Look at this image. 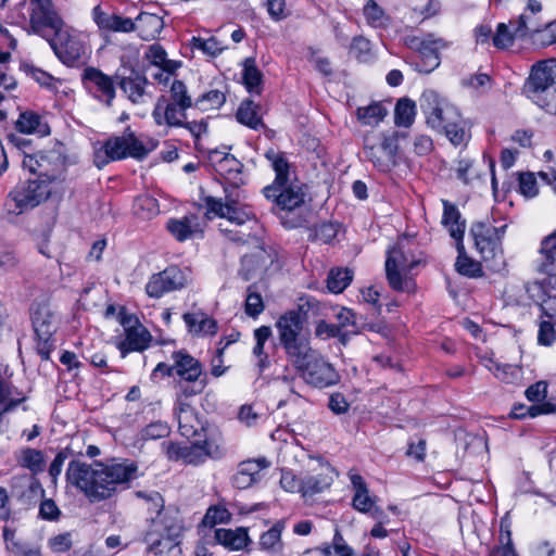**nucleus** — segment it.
<instances>
[{"label": "nucleus", "mask_w": 556, "mask_h": 556, "mask_svg": "<svg viewBox=\"0 0 556 556\" xmlns=\"http://www.w3.org/2000/svg\"><path fill=\"white\" fill-rule=\"evenodd\" d=\"M264 195L273 200L281 210L292 211L304 203L302 186L287 182L283 186L270 185L263 189Z\"/></svg>", "instance_id": "nucleus-19"}, {"label": "nucleus", "mask_w": 556, "mask_h": 556, "mask_svg": "<svg viewBox=\"0 0 556 556\" xmlns=\"http://www.w3.org/2000/svg\"><path fill=\"white\" fill-rule=\"evenodd\" d=\"M186 399H181V401H177L179 404V412H178V424H179V430L182 435L190 437L195 432V428L193 425L194 417L190 409L189 404L185 403Z\"/></svg>", "instance_id": "nucleus-53"}, {"label": "nucleus", "mask_w": 556, "mask_h": 556, "mask_svg": "<svg viewBox=\"0 0 556 556\" xmlns=\"http://www.w3.org/2000/svg\"><path fill=\"white\" fill-rule=\"evenodd\" d=\"M241 164L232 155H224L216 164V170L226 178H232L240 173Z\"/></svg>", "instance_id": "nucleus-58"}, {"label": "nucleus", "mask_w": 556, "mask_h": 556, "mask_svg": "<svg viewBox=\"0 0 556 556\" xmlns=\"http://www.w3.org/2000/svg\"><path fill=\"white\" fill-rule=\"evenodd\" d=\"M118 85L132 103H141L143 101L148 80L142 74L132 71L129 76L122 77L118 80Z\"/></svg>", "instance_id": "nucleus-32"}, {"label": "nucleus", "mask_w": 556, "mask_h": 556, "mask_svg": "<svg viewBox=\"0 0 556 556\" xmlns=\"http://www.w3.org/2000/svg\"><path fill=\"white\" fill-rule=\"evenodd\" d=\"M541 263L539 269L542 273L552 275L556 269V230L542 240Z\"/></svg>", "instance_id": "nucleus-37"}, {"label": "nucleus", "mask_w": 556, "mask_h": 556, "mask_svg": "<svg viewBox=\"0 0 556 556\" xmlns=\"http://www.w3.org/2000/svg\"><path fill=\"white\" fill-rule=\"evenodd\" d=\"M400 131H369L364 137V154L381 172H389L397 164Z\"/></svg>", "instance_id": "nucleus-8"}, {"label": "nucleus", "mask_w": 556, "mask_h": 556, "mask_svg": "<svg viewBox=\"0 0 556 556\" xmlns=\"http://www.w3.org/2000/svg\"><path fill=\"white\" fill-rule=\"evenodd\" d=\"M352 278L353 274L349 269H331L327 278V288L332 293H341L351 283Z\"/></svg>", "instance_id": "nucleus-47"}, {"label": "nucleus", "mask_w": 556, "mask_h": 556, "mask_svg": "<svg viewBox=\"0 0 556 556\" xmlns=\"http://www.w3.org/2000/svg\"><path fill=\"white\" fill-rule=\"evenodd\" d=\"M30 25L40 34L47 27L53 30L63 26V21L53 10L51 0H30Z\"/></svg>", "instance_id": "nucleus-20"}, {"label": "nucleus", "mask_w": 556, "mask_h": 556, "mask_svg": "<svg viewBox=\"0 0 556 556\" xmlns=\"http://www.w3.org/2000/svg\"><path fill=\"white\" fill-rule=\"evenodd\" d=\"M231 518V514L227 508L219 505L211 506L202 519L204 527L213 528L219 523H227Z\"/></svg>", "instance_id": "nucleus-54"}, {"label": "nucleus", "mask_w": 556, "mask_h": 556, "mask_svg": "<svg viewBox=\"0 0 556 556\" xmlns=\"http://www.w3.org/2000/svg\"><path fill=\"white\" fill-rule=\"evenodd\" d=\"M510 26L513 27V30H509L508 26L504 23L498 24L496 34L493 37V45L496 48H500V49L507 48L513 45L514 39H516V38L521 39L520 37H517L515 34L516 24L515 25L510 24Z\"/></svg>", "instance_id": "nucleus-57"}, {"label": "nucleus", "mask_w": 556, "mask_h": 556, "mask_svg": "<svg viewBox=\"0 0 556 556\" xmlns=\"http://www.w3.org/2000/svg\"><path fill=\"white\" fill-rule=\"evenodd\" d=\"M519 190L527 198H533L538 194V185L533 173L519 174Z\"/></svg>", "instance_id": "nucleus-62"}, {"label": "nucleus", "mask_w": 556, "mask_h": 556, "mask_svg": "<svg viewBox=\"0 0 556 556\" xmlns=\"http://www.w3.org/2000/svg\"><path fill=\"white\" fill-rule=\"evenodd\" d=\"M136 495L140 498H143L147 502V504L149 505V510L155 511V516L174 511L173 509H164V500L162 495L156 491H138Z\"/></svg>", "instance_id": "nucleus-56"}, {"label": "nucleus", "mask_w": 556, "mask_h": 556, "mask_svg": "<svg viewBox=\"0 0 556 556\" xmlns=\"http://www.w3.org/2000/svg\"><path fill=\"white\" fill-rule=\"evenodd\" d=\"M121 324L126 332L125 340L118 344L123 356L130 351H143L148 348L151 336L135 316L123 315Z\"/></svg>", "instance_id": "nucleus-18"}, {"label": "nucleus", "mask_w": 556, "mask_h": 556, "mask_svg": "<svg viewBox=\"0 0 556 556\" xmlns=\"http://www.w3.org/2000/svg\"><path fill=\"white\" fill-rule=\"evenodd\" d=\"M182 529L177 511H169L151 518L143 540L151 553L163 555L169 553L179 544L178 539Z\"/></svg>", "instance_id": "nucleus-7"}, {"label": "nucleus", "mask_w": 556, "mask_h": 556, "mask_svg": "<svg viewBox=\"0 0 556 556\" xmlns=\"http://www.w3.org/2000/svg\"><path fill=\"white\" fill-rule=\"evenodd\" d=\"M38 162L39 175L36 179H46L53 188L58 181L63 180L66 160L59 151L40 152Z\"/></svg>", "instance_id": "nucleus-22"}, {"label": "nucleus", "mask_w": 556, "mask_h": 556, "mask_svg": "<svg viewBox=\"0 0 556 556\" xmlns=\"http://www.w3.org/2000/svg\"><path fill=\"white\" fill-rule=\"evenodd\" d=\"M205 203L207 213H213L220 217L222 220L218 224V229L227 240L236 244H244L255 240L252 236V230L256 226V219L241 206L240 192L236 189L233 192L225 195L224 201L208 197Z\"/></svg>", "instance_id": "nucleus-2"}, {"label": "nucleus", "mask_w": 556, "mask_h": 556, "mask_svg": "<svg viewBox=\"0 0 556 556\" xmlns=\"http://www.w3.org/2000/svg\"><path fill=\"white\" fill-rule=\"evenodd\" d=\"M174 376L177 382V401L201 394L207 386V375L202 364L185 351H176L172 355Z\"/></svg>", "instance_id": "nucleus-6"}, {"label": "nucleus", "mask_w": 556, "mask_h": 556, "mask_svg": "<svg viewBox=\"0 0 556 556\" xmlns=\"http://www.w3.org/2000/svg\"><path fill=\"white\" fill-rule=\"evenodd\" d=\"M280 484L288 492H299L303 495V491H304L303 477L298 478L291 471H282L281 478H280Z\"/></svg>", "instance_id": "nucleus-63"}, {"label": "nucleus", "mask_w": 556, "mask_h": 556, "mask_svg": "<svg viewBox=\"0 0 556 556\" xmlns=\"http://www.w3.org/2000/svg\"><path fill=\"white\" fill-rule=\"evenodd\" d=\"M2 535L5 549L14 556H41L38 546L24 542L16 536L15 529L4 526Z\"/></svg>", "instance_id": "nucleus-30"}, {"label": "nucleus", "mask_w": 556, "mask_h": 556, "mask_svg": "<svg viewBox=\"0 0 556 556\" xmlns=\"http://www.w3.org/2000/svg\"><path fill=\"white\" fill-rule=\"evenodd\" d=\"M169 433V428L165 422L156 421L151 422L141 431L142 440H156L161 438L167 437Z\"/></svg>", "instance_id": "nucleus-61"}, {"label": "nucleus", "mask_w": 556, "mask_h": 556, "mask_svg": "<svg viewBox=\"0 0 556 556\" xmlns=\"http://www.w3.org/2000/svg\"><path fill=\"white\" fill-rule=\"evenodd\" d=\"M350 479L355 491L352 501L353 507L361 513H370L375 519L381 520L383 511L380 508L375 507V500L369 495V491L363 477L357 473H352Z\"/></svg>", "instance_id": "nucleus-25"}, {"label": "nucleus", "mask_w": 556, "mask_h": 556, "mask_svg": "<svg viewBox=\"0 0 556 556\" xmlns=\"http://www.w3.org/2000/svg\"><path fill=\"white\" fill-rule=\"evenodd\" d=\"M20 463L34 473L41 472L45 468L43 454L39 450L25 448L22 451Z\"/></svg>", "instance_id": "nucleus-51"}, {"label": "nucleus", "mask_w": 556, "mask_h": 556, "mask_svg": "<svg viewBox=\"0 0 556 556\" xmlns=\"http://www.w3.org/2000/svg\"><path fill=\"white\" fill-rule=\"evenodd\" d=\"M388 110L378 102L356 110L357 119L367 126H376L387 116Z\"/></svg>", "instance_id": "nucleus-39"}, {"label": "nucleus", "mask_w": 556, "mask_h": 556, "mask_svg": "<svg viewBox=\"0 0 556 556\" xmlns=\"http://www.w3.org/2000/svg\"><path fill=\"white\" fill-rule=\"evenodd\" d=\"M193 105L187 86L176 79L170 85L169 97L161 96L156 100L152 116L159 126H181L187 118V110Z\"/></svg>", "instance_id": "nucleus-5"}, {"label": "nucleus", "mask_w": 556, "mask_h": 556, "mask_svg": "<svg viewBox=\"0 0 556 556\" xmlns=\"http://www.w3.org/2000/svg\"><path fill=\"white\" fill-rule=\"evenodd\" d=\"M458 257L455 263L456 270L465 276L478 277L482 273L479 262L473 261L465 254L463 241L457 242Z\"/></svg>", "instance_id": "nucleus-44"}, {"label": "nucleus", "mask_w": 556, "mask_h": 556, "mask_svg": "<svg viewBox=\"0 0 556 556\" xmlns=\"http://www.w3.org/2000/svg\"><path fill=\"white\" fill-rule=\"evenodd\" d=\"M55 38L51 41V46L59 59L67 64L73 65L85 54V47L74 30L60 26L54 28Z\"/></svg>", "instance_id": "nucleus-17"}, {"label": "nucleus", "mask_w": 556, "mask_h": 556, "mask_svg": "<svg viewBox=\"0 0 556 556\" xmlns=\"http://www.w3.org/2000/svg\"><path fill=\"white\" fill-rule=\"evenodd\" d=\"M242 79L250 92L260 93V85L262 81V73L255 66L253 59H247L243 63Z\"/></svg>", "instance_id": "nucleus-48"}, {"label": "nucleus", "mask_w": 556, "mask_h": 556, "mask_svg": "<svg viewBox=\"0 0 556 556\" xmlns=\"http://www.w3.org/2000/svg\"><path fill=\"white\" fill-rule=\"evenodd\" d=\"M191 281V271L188 268L168 266L164 270L153 274L146 285V292L150 298L159 299L167 292L180 290Z\"/></svg>", "instance_id": "nucleus-12"}, {"label": "nucleus", "mask_w": 556, "mask_h": 556, "mask_svg": "<svg viewBox=\"0 0 556 556\" xmlns=\"http://www.w3.org/2000/svg\"><path fill=\"white\" fill-rule=\"evenodd\" d=\"M506 225L493 226L490 222H476L470 228V236L475 247L484 260L494 256L495 250L500 247L505 233Z\"/></svg>", "instance_id": "nucleus-16"}, {"label": "nucleus", "mask_w": 556, "mask_h": 556, "mask_svg": "<svg viewBox=\"0 0 556 556\" xmlns=\"http://www.w3.org/2000/svg\"><path fill=\"white\" fill-rule=\"evenodd\" d=\"M164 27L162 17L152 13H141L137 17L135 30H138L139 36L143 40H153L157 37Z\"/></svg>", "instance_id": "nucleus-35"}, {"label": "nucleus", "mask_w": 556, "mask_h": 556, "mask_svg": "<svg viewBox=\"0 0 556 556\" xmlns=\"http://www.w3.org/2000/svg\"><path fill=\"white\" fill-rule=\"evenodd\" d=\"M541 3L535 0H529L528 8L519 16L516 22H510L511 25L516 24L515 34L517 37L525 38L532 34L541 31L544 23L539 17L541 12Z\"/></svg>", "instance_id": "nucleus-26"}, {"label": "nucleus", "mask_w": 556, "mask_h": 556, "mask_svg": "<svg viewBox=\"0 0 556 556\" xmlns=\"http://www.w3.org/2000/svg\"><path fill=\"white\" fill-rule=\"evenodd\" d=\"M556 60L548 59L535 63L527 79L523 92L547 113L556 114Z\"/></svg>", "instance_id": "nucleus-3"}, {"label": "nucleus", "mask_w": 556, "mask_h": 556, "mask_svg": "<svg viewBox=\"0 0 556 556\" xmlns=\"http://www.w3.org/2000/svg\"><path fill=\"white\" fill-rule=\"evenodd\" d=\"M405 45L416 51L421 59L417 68L422 73H430L440 65V50L447 47L444 39L428 34L425 37L408 36L405 38Z\"/></svg>", "instance_id": "nucleus-14"}, {"label": "nucleus", "mask_w": 556, "mask_h": 556, "mask_svg": "<svg viewBox=\"0 0 556 556\" xmlns=\"http://www.w3.org/2000/svg\"><path fill=\"white\" fill-rule=\"evenodd\" d=\"M300 377L307 384L324 389L337 384L340 376L334 367L312 346L289 359Z\"/></svg>", "instance_id": "nucleus-4"}, {"label": "nucleus", "mask_w": 556, "mask_h": 556, "mask_svg": "<svg viewBox=\"0 0 556 556\" xmlns=\"http://www.w3.org/2000/svg\"><path fill=\"white\" fill-rule=\"evenodd\" d=\"M339 226L332 223H323L314 228V239L323 243H331L337 237Z\"/></svg>", "instance_id": "nucleus-59"}, {"label": "nucleus", "mask_w": 556, "mask_h": 556, "mask_svg": "<svg viewBox=\"0 0 556 556\" xmlns=\"http://www.w3.org/2000/svg\"><path fill=\"white\" fill-rule=\"evenodd\" d=\"M419 261L414 255L410 241L407 238H400L396 243L387 251L384 268H415Z\"/></svg>", "instance_id": "nucleus-23"}, {"label": "nucleus", "mask_w": 556, "mask_h": 556, "mask_svg": "<svg viewBox=\"0 0 556 556\" xmlns=\"http://www.w3.org/2000/svg\"><path fill=\"white\" fill-rule=\"evenodd\" d=\"M247 292L245 313L251 317H256L264 311L262 295L255 285H251Z\"/></svg>", "instance_id": "nucleus-55"}, {"label": "nucleus", "mask_w": 556, "mask_h": 556, "mask_svg": "<svg viewBox=\"0 0 556 556\" xmlns=\"http://www.w3.org/2000/svg\"><path fill=\"white\" fill-rule=\"evenodd\" d=\"M15 126L16 129L23 134L46 136L50 131L49 126L41 121L40 116L31 111L21 113Z\"/></svg>", "instance_id": "nucleus-36"}, {"label": "nucleus", "mask_w": 556, "mask_h": 556, "mask_svg": "<svg viewBox=\"0 0 556 556\" xmlns=\"http://www.w3.org/2000/svg\"><path fill=\"white\" fill-rule=\"evenodd\" d=\"M277 329L288 361L311 346L307 339L300 338L303 320L299 312L291 311L282 315L277 321Z\"/></svg>", "instance_id": "nucleus-11"}, {"label": "nucleus", "mask_w": 556, "mask_h": 556, "mask_svg": "<svg viewBox=\"0 0 556 556\" xmlns=\"http://www.w3.org/2000/svg\"><path fill=\"white\" fill-rule=\"evenodd\" d=\"M166 51L160 45H151L146 52V58L151 65L157 68H164L169 72H176L179 67V63L173 60H168Z\"/></svg>", "instance_id": "nucleus-42"}, {"label": "nucleus", "mask_w": 556, "mask_h": 556, "mask_svg": "<svg viewBox=\"0 0 556 556\" xmlns=\"http://www.w3.org/2000/svg\"><path fill=\"white\" fill-rule=\"evenodd\" d=\"M205 460L203 445H186L182 462L191 465H199Z\"/></svg>", "instance_id": "nucleus-64"}, {"label": "nucleus", "mask_w": 556, "mask_h": 556, "mask_svg": "<svg viewBox=\"0 0 556 556\" xmlns=\"http://www.w3.org/2000/svg\"><path fill=\"white\" fill-rule=\"evenodd\" d=\"M193 47L202 50L205 54L214 56L220 53L225 47L214 37L208 39L193 38Z\"/></svg>", "instance_id": "nucleus-60"}, {"label": "nucleus", "mask_w": 556, "mask_h": 556, "mask_svg": "<svg viewBox=\"0 0 556 556\" xmlns=\"http://www.w3.org/2000/svg\"><path fill=\"white\" fill-rule=\"evenodd\" d=\"M266 157L271 162L273 168L276 173V178L273 185L283 186L289 182V163L285 155L270 150L266 153Z\"/></svg>", "instance_id": "nucleus-45"}, {"label": "nucleus", "mask_w": 556, "mask_h": 556, "mask_svg": "<svg viewBox=\"0 0 556 556\" xmlns=\"http://www.w3.org/2000/svg\"><path fill=\"white\" fill-rule=\"evenodd\" d=\"M413 269L414 268H384L389 287L397 292H415L416 283L410 275Z\"/></svg>", "instance_id": "nucleus-33"}, {"label": "nucleus", "mask_w": 556, "mask_h": 556, "mask_svg": "<svg viewBox=\"0 0 556 556\" xmlns=\"http://www.w3.org/2000/svg\"><path fill=\"white\" fill-rule=\"evenodd\" d=\"M281 530L282 527L279 523L273 526L268 531L263 533L260 539V545L263 549L279 553L282 549V541H281Z\"/></svg>", "instance_id": "nucleus-50"}, {"label": "nucleus", "mask_w": 556, "mask_h": 556, "mask_svg": "<svg viewBox=\"0 0 556 556\" xmlns=\"http://www.w3.org/2000/svg\"><path fill=\"white\" fill-rule=\"evenodd\" d=\"M53 192L46 179H34L17 185L9 194L7 207L10 213L22 214L47 200Z\"/></svg>", "instance_id": "nucleus-10"}, {"label": "nucleus", "mask_w": 556, "mask_h": 556, "mask_svg": "<svg viewBox=\"0 0 556 556\" xmlns=\"http://www.w3.org/2000/svg\"><path fill=\"white\" fill-rule=\"evenodd\" d=\"M442 129L454 146L465 144L469 139L466 122L459 113L457 114V119H451Z\"/></svg>", "instance_id": "nucleus-41"}, {"label": "nucleus", "mask_w": 556, "mask_h": 556, "mask_svg": "<svg viewBox=\"0 0 556 556\" xmlns=\"http://www.w3.org/2000/svg\"><path fill=\"white\" fill-rule=\"evenodd\" d=\"M258 105L252 101H244L241 103L237 111V119L239 123L252 128L257 129L263 126L262 118L258 115Z\"/></svg>", "instance_id": "nucleus-43"}, {"label": "nucleus", "mask_w": 556, "mask_h": 556, "mask_svg": "<svg viewBox=\"0 0 556 556\" xmlns=\"http://www.w3.org/2000/svg\"><path fill=\"white\" fill-rule=\"evenodd\" d=\"M152 149L153 146L146 148L132 132H124L122 136L111 137L94 151V164L98 168H102L110 162L127 156L142 159Z\"/></svg>", "instance_id": "nucleus-9"}, {"label": "nucleus", "mask_w": 556, "mask_h": 556, "mask_svg": "<svg viewBox=\"0 0 556 556\" xmlns=\"http://www.w3.org/2000/svg\"><path fill=\"white\" fill-rule=\"evenodd\" d=\"M83 78L85 81L90 83L97 89V98L104 102L108 106L112 105L115 98V87L113 79L100 70L94 67H87L84 71Z\"/></svg>", "instance_id": "nucleus-27"}, {"label": "nucleus", "mask_w": 556, "mask_h": 556, "mask_svg": "<svg viewBox=\"0 0 556 556\" xmlns=\"http://www.w3.org/2000/svg\"><path fill=\"white\" fill-rule=\"evenodd\" d=\"M92 20L101 33H129L136 28V23L131 18L105 12L100 5L93 8Z\"/></svg>", "instance_id": "nucleus-24"}, {"label": "nucleus", "mask_w": 556, "mask_h": 556, "mask_svg": "<svg viewBox=\"0 0 556 556\" xmlns=\"http://www.w3.org/2000/svg\"><path fill=\"white\" fill-rule=\"evenodd\" d=\"M137 466L130 462L103 464L72 460L66 470L70 484L80 491L91 503L110 498L117 485L136 478Z\"/></svg>", "instance_id": "nucleus-1"}, {"label": "nucleus", "mask_w": 556, "mask_h": 556, "mask_svg": "<svg viewBox=\"0 0 556 556\" xmlns=\"http://www.w3.org/2000/svg\"><path fill=\"white\" fill-rule=\"evenodd\" d=\"M134 212L141 219H150L159 214V203L151 195H139L135 200Z\"/></svg>", "instance_id": "nucleus-46"}, {"label": "nucleus", "mask_w": 556, "mask_h": 556, "mask_svg": "<svg viewBox=\"0 0 556 556\" xmlns=\"http://www.w3.org/2000/svg\"><path fill=\"white\" fill-rule=\"evenodd\" d=\"M166 228L180 242L192 238L195 233L202 232L198 218L194 215L169 219Z\"/></svg>", "instance_id": "nucleus-31"}, {"label": "nucleus", "mask_w": 556, "mask_h": 556, "mask_svg": "<svg viewBox=\"0 0 556 556\" xmlns=\"http://www.w3.org/2000/svg\"><path fill=\"white\" fill-rule=\"evenodd\" d=\"M215 538L220 544L235 551L243 548L249 542L248 532L243 528L236 530L217 529L215 531Z\"/></svg>", "instance_id": "nucleus-38"}, {"label": "nucleus", "mask_w": 556, "mask_h": 556, "mask_svg": "<svg viewBox=\"0 0 556 556\" xmlns=\"http://www.w3.org/2000/svg\"><path fill=\"white\" fill-rule=\"evenodd\" d=\"M320 552L324 556H352V549L346 545L339 529H336L331 544L321 546Z\"/></svg>", "instance_id": "nucleus-52"}, {"label": "nucleus", "mask_w": 556, "mask_h": 556, "mask_svg": "<svg viewBox=\"0 0 556 556\" xmlns=\"http://www.w3.org/2000/svg\"><path fill=\"white\" fill-rule=\"evenodd\" d=\"M443 225L447 227L452 238H454L457 242L463 241L466 226L465 220H462V215L458 208L445 200L443 201Z\"/></svg>", "instance_id": "nucleus-34"}, {"label": "nucleus", "mask_w": 556, "mask_h": 556, "mask_svg": "<svg viewBox=\"0 0 556 556\" xmlns=\"http://www.w3.org/2000/svg\"><path fill=\"white\" fill-rule=\"evenodd\" d=\"M277 252L271 247L258 245L242 257L239 275L243 280H262L271 269H278Z\"/></svg>", "instance_id": "nucleus-13"}, {"label": "nucleus", "mask_w": 556, "mask_h": 556, "mask_svg": "<svg viewBox=\"0 0 556 556\" xmlns=\"http://www.w3.org/2000/svg\"><path fill=\"white\" fill-rule=\"evenodd\" d=\"M267 466L265 458L242 462L232 478L233 485L241 490L251 486L257 480L261 470Z\"/></svg>", "instance_id": "nucleus-28"}, {"label": "nucleus", "mask_w": 556, "mask_h": 556, "mask_svg": "<svg viewBox=\"0 0 556 556\" xmlns=\"http://www.w3.org/2000/svg\"><path fill=\"white\" fill-rule=\"evenodd\" d=\"M33 327L37 339L52 338L56 331V319L46 305H38L31 314Z\"/></svg>", "instance_id": "nucleus-29"}, {"label": "nucleus", "mask_w": 556, "mask_h": 556, "mask_svg": "<svg viewBox=\"0 0 556 556\" xmlns=\"http://www.w3.org/2000/svg\"><path fill=\"white\" fill-rule=\"evenodd\" d=\"M226 101V96L219 90H211L194 101V106L202 112L218 110Z\"/></svg>", "instance_id": "nucleus-49"}, {"label": "nucleus", "mask_w": 556, "mask_h": 556, "mask_svg": "<svg viewBox=\"0 0 556 556\" xmlns=\"http://www.w3.org/2000/svg\"><path fill=\"white\" fill-rule=\"evenodd\" d=\"M334 476V469L328 464L319 463L309 468L303 476V497L313 496L328 489Z\"/></svg>", "instance_id": "nucleus-21"}, {"label": "nucleus", "mask_w": 556, "mask_h": 556, "mask_svg": "<svg viewBox=\"0 0 556 556\" xmlns=\"http://www.w3.org/2000/svg\"><path fill=\"white\" fill-rule=\"evenodd\" d=\"M420 108L427 124L433 129H442L451 119H457L458 110L442 99L434 90H426L420 97Z\"/></svg>", "instance_id": "nucleus-15"}, {"label": "nucleus", "mask_w": 556, "mask_h": 556, "mask_svg": "<svg viewBox=\"0 0 556 556\" xmlns=\"http://www.w3.org/2000/svg\"><path fill=\"white\" fill-rule=\"evenodd\" d=\"M416 104L407 98L397 101L394 109V123L399 127H409L415 119Z\"/></svg>", "instance_id": "nucleus-40"}]
</instances>
